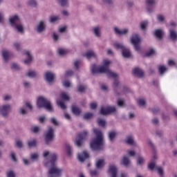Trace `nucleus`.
<instances>
[{
	"label": "nucleus",
	"mask_w": 177,
	"mask_h": 177,
	"mask_svg": "<svg viewBox=\"0 0 177 177\" xmlns=\"http://www.w3.org/2000/svg\"><path fill=\"white\" fill-rule=\"evenodd\" d=\"M49 160L44 162V166L48 168L47 175L48 177H60L62 176V169L56 167V161L57 155L56 153H50L48 156Z\"/></svg>",
	"instance_id": "nucleus-1"
},
{
	"label": "nucleus",
	"mask_w": 177,
	"mask_h": 177,
	"mask_svg": "<svg viewBox=\"0 0 177 177\" xmlns=\"http://www.w3.org/2000/svg\"><path fill=\"white\" fill-rule=\"evenodd\" d=\"M93 133L95 137L90 142V149L93 151H102L104 150V136L100 129H94Z\"/></svg>",
	"instance_id": "nucleus-2"
},
{
	"label": "nucleus",
	"mask_w": 177,
	"mask_h": 177,
	"mask_svg": "<svg viewBox=\"0 0 177 177\" xmlns=\"http://www.w3.org/2000/svg\"><path fill=\"white\" fill-rule=\"evenodd\" d=\"M37 107L39 109H44L48 113H53L55 109H53V105L49 100L46 99L44 96H39L37 100Z\"/></svg>",
	"instance_id": "nucleus-3"
},
{
	"label": "nucleus",
	"mask_w": 177,
	"mask_h": 177,
	"mask_svg": "<svg viewBox=\"0 0 177 177\" xmlns=\"http://www.w3.org/2000/svg\"><path fill=\"white\" fill-rule=\"evenodd\" d=\"M111 64V62L107 59H105L104 61V64L102 66L97 67L96 64H93L91 66V74L95 75V74H104V73H106L109 69V66Z\"/></svg>",
	"instance_id": "nucleus-4"
},
{
	"label": "nucleus",
	"mask_w": 177,
	"mask_h": 177,
	"mask_svg": "<svg viewBox=\"0 0 177 177\" xmlns=\"http://www.w3.org/2000/svg\"><path fill=\"white\" fill-rule=\"evenodd\" d=\"M43 138L44 140V145H46V146L52 145V142L55 140V129H53V128L51 127H48V129L43 135Z\"/></svg>",
	"instance_id": "nucleus-5"
},
{
	"label": "nucleus",
	"mask_w": 177,
	"mask_h": 177,
	"mask_svg": "<svg viewBox=\"0 0 177 177\" xmlns=\"http://www.w3.org/2000/svg\"><path fill=\"white\" fill-rule=\"evenodd\" d=\"M20 22V18L17 15H14L9 19V23L11 27H15L17 32H21L23 34L24 32V27L21 24H16Z\"/></svg>",
	"instance_id": "nucleus-6"
},
{
	"label": "nucleus",
	"mask_w": 177,
	"mask_h": 177,
	"mask_svg": "<svg viewBox=\"0 0 177 177\" xmlns=\"http://www.w3.org/2000/svg\"><path fill=\"white\" fill-rule=\"evenodd\" d=\"M88 135H89V132L87 130H84L82 132L77 134L75 140V146H77V147H82L84 140L88 138Z\"/></svg>",
	"instance_id": "nucleus-7"
},
{
	"label": "nucleus",
	"mask_w": 177,
	"mask_h": 177,
	"mask_svg": "<svg viewBox=\"0 0 177 177\" xmlns=\"http://www.w3.org/2000/svg\"><path fill=\"white\" fill-rule=\"evenodd\" d=\"M117 108L114 106H102L100 109V115H110V114H115Z\"/></svg>",
	"instance_id": "nucleus-8"
},
{
	"label": "nucleus",
	"mask_w": 177,
	"mask_h": 177,
	"mask_svg": "<svg viewBox=\"0 0 177 177\" xmlns=\"http://www.w3.org/2000/svg\"><path fill=\"white\" fill-rule=\"evenodd\" d=\"M130 42L131 45L134 46L135 50L136 52H140V36L138 34H134L130 39Z\"/></svg>",
	"instance_id": "nucleus-9"
},
{
	"label": "nucleus",
	"mask_w": 177,
	"mask_h": 177,
	"mask_svg": "<svg viewBox=\"0 0 177 177\" xmlns=\"http://www.w3.org/2000/svg\"><path fill=\"white\" fill-rule=\"evenodd\" d=\"M12 109V105L9 104L2 105L0 107V115L4 118H8V115H9V113H10Z\"/></svg>",
	"instance_id": "nucleus-10"
},
{
	"label": "nucleus",
	"mask_w": 177,
	"mask_h": 177,
	"mask_svg": "<svg viewBox=\"0 0 177 177\" xmlns=\"http://www.w3.org/2000/svg\"><path fill=\"white\" fill-rule=\"evenodd\" d=\"M44 80L48 85H53L56 82V75L52 72H46L44 74Z\"/></svg>",
	"instance_id": "nucleus-11"
},
{
	"label": "nucleus",
	"mask_w": 177,
	"mask_h": 177,
	"mask_svg": "<svg viewBox=\"0 0 177 177\" xmlns=\"http://www.w3.org/2000/svg\"><path fill=\"white\" fill-rule=\"evenodd\" d=\"M145 3L147 5L146 9L148 13H153V12H154L156 3H157L156 0H145Z\"/></svg>",
	"instance_id": "nucleus-12"
},
{
	"label": "nucleus",
	"mask_w": 177,
	"mask_h": 177,
	"mask_svg": "<svg viewBox=\"0 0 177 177\" xmlns=\"http://www.w3.org/2000/svg\"><path fill=\"white\" fill-rule=\"evenodd\" d=\"M147 142L149 143V146H151L152 150V158L151 159V162H156V160H157V151L156 150V146L151 142V140H147Z\"/></svg>",
	"instance_id": "nucleus-13"
},
{
	"label": "nucleus",
	"mask_w": 177,
	"mask_h": 177,
	"mask_svg": "<svg viewBox=\"0 0 177 177\" xmlns=\"http://www.w3.org/2000/svg\"><path fill=\"white\" fill-rule=\"evenodd\" d=\"M118 171V169H117V166L115 165H109L107 173L111 175V177H117Z\"/></svg>",
	"instance_id": "nucleus-14"
},
{
	"label": "nucleus",
	"mask_w": 177,
	"mask_h": 177,
	"mask_svg": "<svg viewBox=\"0 0 177 177\" xmlns=\"http://www.w3.org/2000/svg\"><path fill=\"white\" fill-rule=\"evenodd\" d=\"M153 37L158 39V41H162V38H164V31L161 29L153 30Z\"/></svg>",
	"instance_id": "nucleus-15"
},
{
	"label": "nucleus",
	"mask_w": 177,
	"mask_h": 177,
	"mask_svg": "<svg viewBox=\"0 0 177 177\" xmlns=\"http://www.w3.org/2000/svg\"><path fill=\"white\" fill-rule=\"evenodd\" d=\"M133 74L138 78H143L145 77V72L140 68H134L133 69Z\"/></svg>",
	"instance_id": "nucleus-16"
},
{
	"label": "nucleus",
	"mask_w": 177,
	"mask_h": 177,
	"mask_svg": "<svg viewBox=\"0 0 177 177\" xmlns=\"http://www.w3.org/2000/svg\"><path fill=\"white\" fill-rule=\"evenodd\" d=\"M124 142L129 146H135V140H133V136L132 134L126 136Z\"/></svg>",
	"instance_id": "nucleus-17"
},
{
	"label": "nucleus",
	"mask_w": 177,
	"mask_h": 177,
	"mask_svg": "<svg viewBox=\"0 0 177 177\" xmlns=\"http://www.w3.org/2000/svg\"><path fill=\"white\" fill-rule=\"evenodd\" d=\"M78 160L81 162H84L85 160H88L89 158V153L86 151H83L81 153L77 155Z\"/></svg>",
	"instance_id": "nucleus-18"
},
{
	"label": "nucleus",
	"mask_w": 177,
	"mask_h": 177,
	"mask_svg": "<svg viewBox=\"0 0 177 177\" xmlns=\"http://www.w3.org/2000/svg\"><path fill=\"white\" fill-rule=\"evenodd\" d=\"M113 30L116 35H127V34L129 32V30L128 28L120 30L118 28L115 27Z\"/></svg>",
	"instance_id": "nucleus-19"
},
{
	"label": "nucleus",
	"mask_w": 177,
	"mask_h": 177,
	"mask_svg": "<svg viewBox=\"0 0 177 177\" xmlns=\"http://www.w3.org/2000/svg\"><path fill=\"white\" fill-rule=\"evenodd\" d=\"M45 28H46V25H45V21H41L37 26L36 31L37 32L41 33L45 31Z\"/></svg>",
	"instance_id": "nucleus-20"
},
{
	"label": "nucleus",
	"mask_w": 177,
	"mask_h": 177,
	"mask_svg": "<svg viewBox=\"0 0 177 177\" xmlns=\"http://www.w3.org/2000/svg\"><path fill=\"white\" fill-rule=\"evenodd\" d=\"M84 57H86V59H97V55L93 52V50H88L86 53L83 54Z\"/></svg>",
	"instance_id": "nucleus-21"
},
{
	"label": "nucleus",
	"mask_w": 177,
	"mask_h": 177,
	"mask_svg": "<svg viewBox=\"0 0 177 177\" xmlns=\"http://www.w3.org/2000/svg\"><path fill=\"white\" fill-rule=\"evenodd\" d=\"M115 138H117V132L111 131L108 133V139L111 143H114Z\"/></svg>",
	"instance_id": "nucleus-22"
},
{
	"label": "nucleus",
	"mask_w": 177,
	"mask_h": 177,
	"mask_svg": "<svg viewBox=\"0 0 177 177\" xmlns=\"http://www.w3.org/2000/svg\"><path fill=\"white\" fill-rule=\"evenodd\" d=\"M169 39L172 41V42H176L177 41V33L174 30H169Z\"/></svg>",
	"instance_id": "nucleus-23"
},
{
	"label": "nucleus",
	"mask_w": 177,
	"mask_h": 177,
	"mask_svg": "<svg viewBox=\"0 0 177 177\" xmlns=\"http://www.w3.org/2000/svg\"><path fill=\"white\" fill-rule=\"evenodd\" d=\"M24 55L27 56V59L24 60V64H28L29 63H31V62H32V56L30 53V51L25 50Z\"/></svg>",
	"instance_id": "nucleus-24"
},
{
	"label": "nucleus",
	"mask_w": 177,
	"mask_h": 177,
	"mask_svg": "<svg viewBox=\"0 0 177 177\" xmlns=\"http://www.w3.org/2000/svg\"><path fill=\"white\" fill-rule=\"evenodd\" d=\"M1 56L4 62H6V63H8V62H9V56H10V53H9V51L6 50H3L1 51Z\"/></svg>",
	"instance_id": "nucleus-25"
},
{
	"label": "nucleus",
	"mask_w": 177,
	"mask_h": 177,
	"mask_svg": "<svg viewBox=\"0 0 177 177\" xmlns=\"http://www.w3.org/2000/svg\"><path fill=\"white\" fill-rule=\"evenodd\" d=\"M121 165H123L124 167H129V164H131V161L129 160V158L127 156H123L121 162H120Z\"/></svg>",
	"instance_id": "nucleus-26"
},
{
	"label": "nucleus",
	"mask_w": 177,
	"mask_h": 177,
	"mask_svg": "<svg viewBox=\"0 0 177 177\" xmlns=\"http://www.w3.org/2000/svg\"><path fill=\"white\" fill-rule=\"evenodd\" d=\"M149 26V21L147 20L142 21L140 23L139 28L141 31H146L147 26Z\"/></svg>",
	"instance_id": "nucleus-27"
},
{
	"label": "nucleus",
	"mask_w": 177,
	"mask_h": 177,
	"mask_svg": "<svg viewBox=\"0 0 177 177\" xmlns=\"http://www.w3.org/2000/svg\"><path fill=\"white\" fill-rule=\"evenodd\" d=\"M71 111L75 115L79 116L81 115V109L75 105L71 106Z\"/></svg>",
	"instance_id": "nucleus-28"
},
{
	"label": "nucleus",
	"mask_w": 177,
	"mask_h": 177,
	"mask_svg": "<svg viewBox=\"0 0 177 177\" xmlns=\"http://www.w3.org/2000/svg\"><path fill=\"white\" fill-rule=\"evenodd\" d=\"M122 56L124 57V59H129V57L132 56V54L131 53L129 49L126 48L122 51Z\"/></svg>",
	"instance_id": "nucleus-29"
},
{
	"label": "nucleus",
	"mask_w": 177,
	"mask_h": 177,
	"mask_svg": "<svg viewBox=\"0 0 177 177\" xmlns=\"http://www.w3.org/2000/svg\"><path fill=\"white\" fill-rule=\"evenodd\" d=\"M97 125L101 127V128H106V125H107V122L105 120L98 118L96 121Z\"/></svg>",
	"instance_id": "nucleus-30"
},
{
	"label": "nucleus",
	"mask_w": 177,
	"mask_h": 177,
	"mask_svg": "<svg viewBox=\"0 0 177 177\" xmlns=\"http://www.w3.org/2000/svg\"><path fill=\"white\" fill-rule=\"evenodd\" d=\"M60 20V17L59 16H55V15H51L48 17V22L50 24H55L56 21H59Z\"/></svg>",
	"instance_id": "nucleus-31"
},
{
	"label": "nucleus",
	"mask_w": 177,
	"mask_h": 177,
	"mask_svg": "<svg viewBox=\"0 0 177 177\" xmlns=\"http://www.w3.org/2000/svg\"><path fill=\"white\" fill-rule=\"evenodd\" d=\"M58 5L62 8H68V0H56Z\"/></svg>",
	"instance_id": "nucleus-32"
},
{
	"label": "nucleus",
	"mask_w": 177,
	"mask_h": 177,
	"mask_svg": "<svg viewBox=\"0 0 177 177\" xmlns=\"http://www.w3.org/2000/svg\"><path fill=\"white\" fill-rule=\"evenodd\" d=\"M137 161V165L139 167H142V165H145V158L143 156H138L136 158Z\"/></svg>",
	"instance_id": "nucleus-33"
},
{
	"label": "nucleus",
	"mask_w": 177,
	"mask_h": 177,
	"mask_svg": "<svg viewBox=\"0 0 177 177\" xmlns=\"http://www.w3.org/2000/svg\"><path fill=\"white\" fill-rule=\"evenodd\" d=\"M106 73L107 74L108 78H113L114 80H115L118 77V74L112 72L111 71H110V69L106 71Z\"/></svg>",
	"instance_id": "nucleus-34"
},
{
	"label": "nucleus",
	"mask_w": 177,
	"mask_h": 177,
	"mask_svg": "<svg viewBox=\"0 0 177 177\" xmlns=\"http://www.w3.org/2000/svg\"><path fill=\"white\" fill-rule=\"evenodd\" d=\"M113 46L117 49V50H122V52L126 48L125 46L121 43H114Z\"/></svg>",
	"instance_id": "nucleus-35"
},
{
	"label": "nucleus",
	"mask_w": 177,
	"mask_h": 177,
	"mask_svg": "<svg viewBox=\"0 0 177 177\" xmlns=\"http://www.w3.org/2000/svg\"><path fill=\"white\" fill-rule=\"evenodd\" d=\"M96 168L97 169L100 168H103L104 167V159H98L96 162Z\"/></svg>",
	"instance_id": "nucleus-36"
},
{
	"label": "nucleus",
	"mask_w": 177,
	"mask_h": 177,
	"mask_svg": "<svg viewBox=\"0 0 177 177\" xmlns=\"http://www.w3.org/2000/svg\"><path fill=\"white\" fill-rule=\"evenodd\" d=\"M38 76V73L35 71H30L28 73H26V77H28L29 78H35V77Z\"/></svg>",
	"instance_id": "nucleus-37"
},
{
	"label": "nucleus",
	"mask_w": 177,
	"mask_h": 177,
	"mask_svg": "<svg viewBox=\"0 0 177 177\" xmlns=\"http://www.w3.org/2000/svg\"><path fill=\"white\" fill-rule=\"evenodd\" d=\"M65 147L67 156H68V157H71V156H73V149L71 148V146H70L68 144H66Z\"/></svg>",
	"instance_id": "nucleus-38"
},
{
	"label": "nucleus",
	"mask_w": 177,
	"mask_h": 177,
	"mask_svg": "<svg viewBox=\"0 0 177 177\" xmlns=\"http://www.w3.org/2000/svg\"><path fill=\"white\" fill-rule=\"evenodd\" d=\"M28 147H37V140L35 138H33L32 140H30L28 142Z\"/></svg>",
	"instance_id": "nucleus-39"
},
{
	"label": "nucleus",
	"mask_w": 177,
	"mask_h": 177,
	"mask_svg": "<svg viewBox=\"0 0 177 177\" xmlns=\"http://www.w3.org/2000/svg\"><path fill=\"white\" fill-rule=\"evenodd\" d=\"M102 2L107 5L109 8H114V1L113 0H102Z\"/></svg>",
	"instance_id": "nucleus-40"
},
{
	"label": "nucleus",
	"mask_w": 177,
	"mask_h": 177,
	"mask_svg": "<svg viewBox=\"0 0 177 177\" xmlns=\"http://www.w3.org/2000/svg\"><path fill=\"white\" fill-rule=\"evenodd\" d=\"M60 97L63 102H68V100H70V97L66 93H62Z\"/></svg>",
	"instance_id": "nucleus-41"
},
{
	"label": "nucleus",
	"mask_w": 177,
	"mask_h": 177,
	"mask_svg": "<svg viewBox=\"0 0 177 177\" xmlns=\"http://www.w3.org/2000/svg\"><path fill=\"white\" fill-rule=\"evenodd\" d=\"M86 90V87H85L84 85L80 84L77 86V92H79L80 93H84L85 91Z\"/></svg>",
	"instance_id": "nucleus-42"
},
{
	"label": "nucleus",
	"mask_w": 177,
	"mask_h": 177,
	"mask_svg": "<svg viewBox=\"0 0 177 177\" xmlns=\"http://www.w3.org/2000/svg\"><path fill=\"white\" fill-rule=\"evenodd\" d=\"M156 53V50L153 48H150L149 51L145 53V57H150V56H153Z\"/></svg>",
	"instance_id": "nucleus-43"
},
{
	"label": "nucleus",
	"mask_w": 177,
	"mask_h": 177,
	"mask_svg": "<svg viewBox=\"0 0 177 177\" xmlns=\"http://www.w3.org/2000/svg\"><path fill=\"white\" fill-rule=\"evenodd\" d=\"M28 5H29V6H31L32 8H37V6H38V3L35 0H29L28 1Z\"/></svg>",
	"instance_id": "nucleus-44"
},
{
	"label": "nucleus",
	"mask_w": 177,
	"mask_h": 177,
	"mask_svg": "<svg viewBox=\"0 0 177 177\" xmlns=\"http://www.w3.org/2000/svg\"><path fill=\"white\" fill-rule=\"evenodd\" d=\"M167 68L164 66H160L158 67V71H159V74L160 75H164V73H165V71H167Z\"/></svg>",
	"instance_id": "nucleus-45"
},
{
	"label": "nucleus",
	"mask_w": 177,
	"mask_h": 177,
	"mask_svg": "<svg viewBox=\"0 0 177 177\" xmlns=\"http://www.w3.org/2000/svg\"><path fill=\"white\" fill-rule=\"evenodd\" d=\"M57 104L59 107H61L62 110H66V109H67V106L66 105V104H64V102H63V101H61V100L57 101Z\"/></svg>",
	"instance_id": "nucleus-46"
},
{
	"label": "nucleus",
	"mask_w": 177,
	"mask_h": 177,
	"mask_svg": "<svg viewBox=\"0 0 177 177\" xmlns=\"http://www.w3.org/2000/svg\"><path fill=\"white\" fill-rule=\"evenodd\" d=\"M117 106H118V107H124V106H125V102L124 101V100L118 98L117 100Z\"/></svg>",
	"instance_id": "nucleus-47"
},
{
	"label": "nucleus",
	"mask_w": 177,
	"mask_h": 177,
	"mask_svg": "<svg viewBox=\"0 0 177 177\" xmlns=\"http://www.w3.org/2000/svg\"><path fill=\"white\" fill-rule=\"evenodd\" d=\"M93 117V113L91 112L86 113L83 117L84 120H90V118H92Z\"/></svg>",
	"instance_id": "nucleus-48"
},
{
	"label": "nucleus",
	"mask_w": 177,
	"mask_h": 177,
	"mask_svg": "<svg viewBox=\"0 0 177 177\" xmlns=\"http://www.w3.org/2000/svg\"><path fill=\"white\" fill-rule=\"evenodd\" d=\"M151 111L152 114H158V113L160 112V108L158 106H154L151 109Z\"/></svg>",
	"instance_id": "nucleus-49"
},
{
	"label": "nucleus",
	"mask_w": 177,
	"mask_h": 177,
	"mask_svg": "<svg viewBox=\"0 0 177 177\" xmlns=\"http://www.w3.org/2000/svg\"><path fill=\"white\" fill-rule=\"evenodd\" d=\"M80 64H81V61L78 59L75 61V62L73 63V68H75V70L80 69Z\"/></svg>",
	"instance_id": "nucleus-50"
},
{
	"label": "nucleus",
	"mask_w": 177,
	"mask_h": 177,
	"mask_svg": "<svg viewBox=\"0 0 177 177\" xmlns=\"http://www.w3.org/2000/svg\"><path fill=\"white\" fill-rule=\"evenodd\" d=\"M156 171H157L158 174L160 175V176H162L164 175V170L162 169V167H160L158 166H156Z\"/></svg>",
	"instance_id": "nucleus-51"
},
{
	"label": "nucleus",
	"mask_w": 177,
	"mask_h": 177,
	"mask_svg": "<svg viewBox=\"0 0 177 177\" xmlns=\"http://www.w3.org/2000/svg\"><path fill=\"white\" fill-rule=\"evenodd\" d=\"M93 32L95 37H100V31H99V27H95L93 29Z\"/></svg>",
	"instance_id": "nucleus-52"
},
{
	"label": "nucleus",
	"mask_w": 177,
	"mask_h": 177,
	"mask_svg": "<svg viewBox=\"0 0 177 177\" xmlns=\"http://www.w3.org/2000/svg\"><path fill=\"white\" fill-rule=\"evenodd\" d=\"M57 53L59 56H64L65 55H66L67 51L64 49L59 48L57 50Z\"/></svg>",
	"instance_id": "nucleus-53"
},
{
	"label": "nucleus",
	"mask_w": 177,
	"mask_h": 177,
	"mask_svg": "<svg viewBox=\"0 0 177 177\" xmlns=\"http://www.w3.org/2000/svg\"><path fill=\"white\" fill-rule=\"evenodd\" d=\"M11 68L12 70H15V71H19V70H21L20 66H19V65H17V64L16 63H13L11 64Z\"/></svg>",
	"instance_id": "nucleus-54"
},
{
	"label": "nucleus",
	"mask_w": 177,
	"mask_h": 177,
	"mask_svg": "<svg viewBox=\"0 0 177 177\" xmlns=\"http://www.w3.org/2000/svg\"><path fill=\"white\" fill-rule=\"evenodd\" d=\"M30 131L32 132V133H38V132H39V127L33 126L31 127Z\"/></svg>",
	"instance_id": "nucleus-55"
},
{
	"label": "nucleus",
	"mask_w": 177,
	"mask_h": 177,
	"mask_svg": "<svg viewBox=\"0 0 177 177\" xmlns=\"http://www.w3.org/2000/svg\"><path fill=\"white\" fill-rule=\"evenodd\" d=\"M157 20L159 23H164L165 21V17L161 15H158Z\"/></svg>",
	"instance_id": "nucleus-56"
},
{
	"label": "nucleus",
	"mask_w": 177,
	"mask_h": 177,
	"mask_svg": "<svg viewBox=\"0 0 177 177\" xmlns=\"http://www.w3.org/2000/svg\"><path fill=\"white\" fill-rule=\"evenodd\" d=\"M156 163L155 162H151L148 165V169H150L151 171H153L154 169H156Z\"/></svg>",
	"instance_id": "nucleus-57"
},
{
	"label": "nucleus",
	"mask_w": 177,
	"mask_h": 177,
	"mask_svg": "<svg viewBox=\"0 0 177 177\" xmlns=\"http://www.w3.org/2000/svg\"><path fill=\"white\" fill-rule=\"evenodd\" d=\"M30 158L31 160H32V161H38V158H39V156L38 155V153H32L30 156Z\"/></svg>",
	"instance_id": "nucleus-58"
},
{
	"label": "nucleus",
	"mask_w": 177,
	"mask_h": 177,
	"mask_svg": "<svg viewBox=\"0 0 177 177\" xmlns=\"http://www.w3.org/2000/svg\"><path fill=\"white\" fill-rule=\"evenodd\" d=\"M113 85L114 89H117V88H118V86L120 85V80H118V78L114 79Z\"/></svg>",
	"instance_id": "nucleus-59"
},
{
	"label": "nucleus",
	"mask_w": 177,
	"mask_h": 177,
	"mask_svg": "<svg viewBox=\"0 0 177 177\" xmlns=\"http://www.w3.org/2000/svg\"><path fill=\"white\" fill-rule=\"evenodd\" d=\"M50 122H51V124H53V125H55V127H59V122L56 120V118H51L50 119Z\"/></svg>",
	"instance_id": "nucleus-60"
},
{
	"label": "nucleus",
	"mask_w": 177,
	"mask_h": 177,
	"mask_svg": "<svg viewBox=\"0 0 177 177\" xmlns=\"http://www.w3.org/2000/svg\"><path fill=\"white\" fill-rule=\"evenodd\" d=\"M138 105L140 106L141 107H143V106L146 105V101H145V100L143 99L138 100Z\"/></svg>",
	"instance_id": "nucleus-61"
},
{
	"label": "nucleus",
	"mask_w": 177,
	"mask_h": 177,
	"mask_svg": "<svg viewBox=\"0 0 177 177\" xmlns=\"http://www.w3.org/2000/svg\"><path fill=\"white\" fill-rule=\"evenodd\" d=\"M24 108L28 110H32V105L30 102H24Z\"/></svg>",
	"instance_id": "nucleus-62"
},
{
	"label": "nucleus",
	"mask_w": 177,
	"mask_h": 177,
	"mask_svg": "<svg viewBox=\"0 0 177 177\" xmlns=\"http://www.w3.org/2000/svg\"><path fill=\"white\" fill-rule=\"evenodd\" d=\"M162 118L164 121H168V120H169V115L167 113H162Z\"/></svg>",
	"instance_id": "nucleus-63"
},
{
	"label": "nucleus",
	"mask_w": 177,
	"mask_h": 177,
	"mask_svg": "<svg viewBox=\"0 0 177 177\" xmlns=\"http://www.w3.org/2000/svg\"><path fill=\"white\" fill-rule=\"evenodd\" d=\"M7 177H16V174L13 171H9L7 172Z\"/></svg>",
	"instance_id": "nucleus-64"
}]
</instances>
